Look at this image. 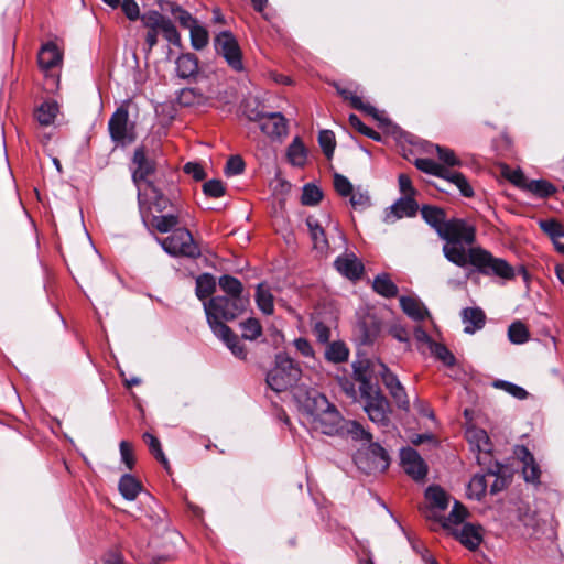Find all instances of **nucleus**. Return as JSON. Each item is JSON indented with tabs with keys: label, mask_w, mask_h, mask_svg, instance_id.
Masks as SVG:
<instances>
[{
	"label": "nucleus",
	"mask_w": 564,
	"mask_h": 564,
	"mask_svg": "<svg viewBox=\"0 0 564 564\" xmlns=\"http://www.w3.org/2000/svg\"><path fill=\"white\" fill-rule=\"evenodd\" d=\"M414 165L419 171L437 176L446 184L457 187L463 196H474V189L471 185L460 172L452 171L446 166L437 163L436 161L427 158L416 159Z\"/></svg>",
	"instance_id": "nucleus-4"
},
{
	"label": "nucleus",
	"mask_w": 564,
	"mask_h": 564,
	"mask_svg": "<svg viewBox=\"0 0 564 564\" xmlns=\"http://www.w3.org/2000/svg\"><path fill=\"white\" fill-rule=\"evenodd\" d=\"M189 33H191V43L195 50H203L204 47L207 46L208 41H209V34L204 26H202L197 23L193 28L189 29Z\"/></svg>",
	"instance_id": "nucleus-47"
},
{
	"label": "nucleus",
	"mask_w": 564,
	"mask_h": 564,
	"mask_svg": "<svg viewBox=\"0 0 564 564\" xmlns=\"http://www.w3.org/2000/svg\"><path fill=\"white\" fill-rule=\"evenodd\" d=\"M360 399L364 401V410L370 421L381 426L388 425L390 404L378 389L373 388L367 393H360Z\"/></svg>",
	"instance_id": "nucleus-8"
},
{
	"label": "nucleus",
	"mask_w": 564,
	"mask_h": 564,
	"mask_svg": "<svg viewBox=\"0 0 564 564\" xmlns=\"http://www.w3.org/2000/svg\"><path fill=\"white\" fill-rule=\"evenodd\" d=\"M529 336L527 326L520 321L513 322L508 328V338L512 344H524L529 340Z\"/></svg>",
	"instance_id": "nucleus-44"
},
{
	"label": "nucleus",
	"mask_w": 564,
	"mask_h": 564,
	"mask_svg": "<svg viewBox=\"0 0 564 564\" xmlns=\"http://www.w3.org/2000/svg\"><path fill=\"white\" fill-rule=\"evenodd\" d=\"M467 264L475 267L484 275H496L505 280L514 278V270L506 260L494 257L481 247L468 248Z\"/></svg>",
	"instance_id": "nucleus-3"
},
{
	"label": "nucleus",
	"mask_w": 564,
	"mask_h": 564,
	"mask_svg": "<svg viewBox=\"0 0 564 564\" xmlns=\"http://www.w3.org/2000/svg\"><path fill=\"white\" fill-rule=\"evenodd\" d=\"M261 131L271 139H281L288 134L285 118L280 112H272L258 116Z\"/></svg>",
	"instance_id": "nucleus-15"
},
{
	"label": "nucleus",
	"mask_w": 564,
	"mask_h": 564,
	"mask_svg": "<svg viewBox=\"0 0 564 564\" xmlns=\"http://www.w3.org/2000/svg\"><path fill=\"white\" fill-rule=\"evenodd\" d=\"M242 337L248 340H254L262 334V327L258 319L248 318L241 323Z\"/></svg>",
	"instance_id": "nucleus-52"
},
{
	"label": "nucleus",
	"mask_w": 564,
	"mask_h": 564,
	"mask_svg": "<svg viewBox=\"0 0 564 564\" xmlns=\"http://www.w3.org/2000/svg\"><path fill=\"white\" fill-rule=\"evenodd\" d=\"M163 250L172 257L197 259L200 257V248L194 241L191 231L178 227L165 238H156Z\"/></svg>",
	"instance_id": "nucleus-6"
},
{
	"label": "nucleus",
	"mask_w": 564,
	"mask_h": 564,
	"mask_svg": "<svg viewBox=\"0 0 564 564\" xmlns=\"http://www.w3.org/2000/svg\"><path fill=\"white\" fill-rule=\"evenodd\" d=\"M400 305L403 312L414 321H423L429 316L427 308L417 299L401 296Z\"/></svg>",
	"instance_id": "nucleus-26"
},
{
	"label": "nucleus",
	"mask_w": 564,
	"mask_h": 564,
	"mask_svg": "<svg viewBox=\"0 0 564 564\" xmlns=\"http://www.w3.org/2000/svg\"><path fill=\"white\" fill-rule=\"evenodd\" d=\"M216 282L213 275L205 273L196 279V295L199 300H205L214 293Z\"/></svg>",
	"instance_id": "nucleus-41"
},
{
	"label": "nucleus",
	"mask_w": 564,
	"mask_h": 564,
	"mask_svg": "<svg viewBox=\"0 0 564 564\" xmlns=\"http://www.w3.org/2000/svg\"><path fill=\"white\" fill-rule=\"evenodd\" d=\"M216 52L221 55L228 66L235 72L245 69L240 46L231 32L224 31L214 40Z\"/></svg>",
	"instance_id": "nucleus-10"
},
{
	"label": "nucleus",
	"mask_w": 564,
	"mask_h": 564,
	"mask_svg": "<svg viewBox=\"0 0 564 564\" xmlns=\"http://www.w3.org/2000/svg\"><path fill=\"white\" fill-rule=\"evenodd\" d=\"M119 448L122 463L127 466L128 469L131 470L135 464V458L131 444L127 441H121Z\"/></svg>",
	"instance_id": "nucleus-59"
},
{
	"label": "nucleus",
	"mask_w": 564,
	"mask_h": 564,
	"mask_svg": "<svg viewBox=\"0 0 564 564\" xmlns=\"http://www.w3.org/2000/svg\"><path fill=\"white\" fill-rule=\"evenodd\" d=\"M494 387L505 390L507 393L519 400H523L528 397V392L522 387H519L509 381L497 380L494 382Z\"/></svg>",
	"instance_id": "nucleus-54"
},
{
	"label": "nucleus",
	"mask_w": 564,
	"mask_h": 564,
	"mask_svg": "<svg viewBox=\"0 0 564 564\" xmlns=\"http://www.w3.org/2000/svg\"><path fill=\"white\" fill-rule=\"evenodd\" d=\"M306 225L314 250L322 257L328 256L330 252V246L321 221L314 216H308L306 218Z\"/></svg>",
	"instance_id": "nucleus-17"
},
{
	"label": "nucleus",
	"mask_w": 564,
	"mask_h": 564,
	"mask_svg": "<svg viewBox=\"0 0 564 564\" xmlns=\"http://www.w3.org/2000/svg\"><path fill=\"white\" fill-rule=\"evenodd\" d=\"M436 152L440 161L443 162L442 165L447 169L462 165V161L456 156L453 150L436 145Z\"/></svg>",
	"instance_id": "nucleus-53"
},
{
	"label": "nucleus",
	"mask_w": 564,
	"mask_h": 564,
	"mask_svg": "<svg viewBox=\"0 0 564 564\" xmlns=\"http://www.w3.org/2000/svg\"><path fill=\"white\" fill-rule=\"evenodd\" d=\"M466 517V508L460 502L455 501L449 514L442 519V525L444 529H451L453 525L460 524Z\"/></svg>",
	"instance_id": "nucleus-43"
},
{
	"label": "nucleus",
	"mask_w": 564,
	"mask_h": 564,
	"mask_svg": "<svg viewBox=\"0 0 564 564\" xmlns=\"http://www.w3.org/2000/svg\"><path fill=\"white\" fill-rule=\"evenodd\" d=\"M323 193L319 187L314 184H306L303 187L301 202L305 206H314L321 202Z\"/></svg>",
	"instance_id": "nucleus-49"
},
{
	"label": "nucleus",
	"mask_w": 564,
	"mask_h": 564,
	"mask_svg": "<svg viewBox=\"0 0 564 564\" xmlns=\"http://www.w3.org/2000/svg\"><path fill=\"white\" fill-rule=\"evenodd\" d=\"M540 228L552 239L561 238L564 236L563 226L554 219L541 220Z\"/></svg>",
	"instance_id": "nucleus-57"
},
{
	"label": "nucleus",
	"mask_w": 564,
	"mask_h": 564,
	"mask_svg": "<svg viewBox=\"0 0 564 564\" xmlns=\"http://www.w3.org/2000/svg\"><path fill=\"white\" fill-rule=\"evenodd\" d=\"M339 435H348L356 441L371 442V434L357 421H346Z\"/></svg>",
	"instance_id": "nucleus-37"
},
{
	"label": "nucleus",
	"mask_w": 564,
	"mask_h": 564,
	"mask_svg": "<svg viewBox=\"0 0 564 564\" xmlns=\"http://www.w3.org/2000/svg\"><path fill=\"white\" fill-rule=\"evenodd\" d=\"M520 458L523 463L522 474L527 482L540 484L541 470L535 463L533 455L528 448L521 447L519 451Z\"/></svg>",
	"instance_id": "nucleus-23"
},
{
	"label": "nucleus",
	"mask_w": 564,
	"mask_h": 564,
	"mask_svg": "<svg viewBox=\"0 0 564 564\" xmlns=\"http://www.w3.org/2000/svg\"><path fill=\"white\" fill-rule=\"evenodd\" d=\"M318 143L327 159H330L336 147L334 132L330 130H322L318 134Z\"/></svg>",
	"instance_id": "nucleus-51"
},
{
	"label": "nucleus",
	"mask_w": 564,
	"mask_h": 564,
	"mask_svg": "<svg viewBox=\"0 0 564 564\" xmlns=\"http://www.w3.org/2000/svg\"><path fill=\"white\" fill-rule=\"evenodd\" d=\"M438 237L445 240L442 248L444 257L457 267L467 265L468 249L464 246H471L476 240V228L462 218H451Z\"/></svg>",
	"instance_id": "nucleus-1"
},
{
	"label": "nucleus",
	"mask_w": 564,
	"mask_h": 564,
	"mask_svg": "<svg viewBox=\"0 0 564 564\" xmlns=\"http://www.w3.org/2000/svg\"><path fill=\"white\" fill-rule=\"evenodd\" d=\"M400 456L402 467L410 477L414 480H421L426 476L427 466L415 449L411 447L403 448Z\"/></svg>",
	"instance_id": "nucleus-16"
},
{
	"label": "nucleus",
	"mask_w": 564,
	"mask_h": 564,
	"mask_svg": "<svg viewBox=\"0 0 564 564\" xmlns=\"http://www.w3.org/2000/svg\"><path fill=\"white\" fill-rule=\"evenodd\" d=\"M59 111V106L54 100L42 102L35 110V119L41 126H51Z\"/></svg>",
	"instance_id": "nucleus-34"
},
{
	"label": "nucleus",
	"mask_w": 564,
	"mask_h": 564,
	"mask_svg": "<svg viewBox=\"0 0 564 564\" xmlns=\"http://www.w3.org/2000/svg\"><path fill=\"white\" fill-rule=\"evenodd\" d=\"M160 32L163 34L166 41H169L173 45H180L181 44V36L177 32L175 25L170 19H166V21L163 23L162 28L160 29Z\"/></svg>",
	"instance_id": "nucleus-58"
},
{
	"label": "nucleus",
	"mask_w": 564,
	"mask_h": 564,
	"mask_svg": "<svg viewBox=\"0 0 564 564\" xmlns=\"http://www.w3.org/2000/svg\"><path fill=\"white\" fill-rule=\"evenodd\" d=\"M219 286L227 294L226 296L243 297L242 283L235 276L225 274L219 278Z\"/></svg>",
	"instance_id": "nucleus-39"
},
{
	"label": "nucleus",
	"mask_w": 564,
	"mask_h": 564,
	"mask_svg": "<svg viewBox=\"0 0 564 564\" xmlns=\"http://www.w3.org/2000/svg\"><path fill=\"white\" fill-rule=\"evenodd\" d=\"M171 13L175 20L185 29H191L197 24V20L185 9L177 4L171 6Z\"/></svg>",
	"instance_id": "nucleus-50"
},
{
	"label": "nucleus",
	"mask_w": 564,
	"mask_h": 564,
	"mask_svg": "<svg viewBox=\"0 0 564 564\" xmlns=\"http://www.w3.org/2000/svg\"><path fill=\"white\" fill-rule=\"evenodd\" d=\"M175 64L177 76L183 79L194 77L198 73V58L192 53L182 54Z\"/></svg>",
	"instance_id": "nucleus-28"
},
{
	"label": "nucleus",
	"mask_w": 564,
	"mask_h": 564,
	"mask_svg": "<svg viewBox=\"0 0 564 564\" xmlns=\"http://www.w3.org/2000/svg\"><path fill=\"white\" fill-rule=\"evenodd\" d=\"M345 422L346 420L334 404H330V409L323 410L313 419L314 427L326 435H339Z\"/></svg>",
	"instance_id": "nucleus-12"
},
{
	"label": "nucleus",
	"mask_w": 564,
	"mask_h": 564,
	"mask_svg": "<svg viewBox=\"0 0 564 564\" xmlns=\"http://www.w3.org/2000/svg\"><path fill=\"white\" fill-rule=\"evenodd\" d=\"M350 204L356 209H365L370 205V197L367 192L354 191L349 195Z\"/></svg>",
	"instance_id": "nucleus-64"
},
{
	"label": "nucleus",
	"mask_w": 564,
	"mask_h": 564,
	"mask_svg": "<svg viewBox=\"0 0 564 564\" xmlns=\"http://www.w3.org/2000/svg\"><path fill=\"white\" fill-rule=\"evenodd\" d=\"M245 170V162L239 155H232L226 163L225 173L228 176L241 174Z\"/></svg>",
	"instance_id": "nucleus-62"
},
{
	"label": "nucleus",
	"mask_w": 564,
	"mask_h": 564,
	"mask_svg": "<svg viewBox=\"0 0 564 564\" xmlns=\"http://www.w3.org/2000/svg\"><path fill=\"white\" fill-rule=\"evenodd\" d=\"M349 350L345 344L333 341L326 347L325 357L332 362H343L348 359Z\"/></svg>",
	"instance_id": "nucleus-42"
},
{
	"label": "nucleus",
	"mask_w": 564,
	"mask_h": 564,
	"mask_svg": "<svg viewBox=\"0 0 564 564\" xmlns=\"http://www.w3.org/2000/svg\"><path fill=\"white\" fill-rule=\"evenodd\" d=\"M256 303L259 310L265 315H272L274 312V296L264 282L259 283L254 294Z\"/></svg>",
	"instance_id": "nucleus-29"
},
{
	"label": "nucleus",
	"mask_w": 564,
	"mask_h": 564,
	"mask_svg": "<svg viewBox=\"0 0 564 564\" xmlns=\"http://www.w3.org/2000/svg\"><path fill=\"white\" fill-rule=\"evenodd\" d=\"M372 289L379 295L391 299L397 296L399 289L387 273L378 274L372 282Z\"/></svg>",
	"instance_id": "nucleus-33"
},
{
	"label": "nucleus",
	"mask_w": 564,
	"mask_h": 564,
	"mask_svg": "<svg viewBox=\"0 0 564 564\" xmlns=\"http://www.w3.org/2000/svg\"><path fill=\"white\" fill-rule=\"evenodd\" d=\"M431 352L446 366H452L455 362L454 355L442 344L431 343Z\"/></svg>",
	"instance_id": "nucleus-56"
},
{
	"label": "nucleus",
	"mask_w": 564,
	"mask_h": 564,
	"mask_svg": "<svg viewBox=\"0 0 564 564\" xmlns=\"http://www.w3.org/2000/svg\"><path fill=\"white\" fill-rule=\"evenodd\" d=\"M462 318L465 324V333L474 334L485 325V313L478 307H468L463 310Z\"/></svg>",
	"instance_id": "nucleus-27"
},
{
	"label": "nucleus",
	"mask_w": 564,
	"mask_h": 564,
	"mask_svg": "<svg viewBox=\"0 0 564 564\" xmlns=\"http://www.w3.org/2000/svg\"><path fill=\"white\" fill-rule=\"evenodd\" d=\"M63 63V53L53 42L43 44L37 54V64L40 69L46 76H54V70L61 67Z\"/></svg>",
	"instance_id": "nucleus-13"
},
{
	"label": "nucleus",
	"mask_w": 564,
	"mask_h": 564,
	"mask_svg": "<svg viewBox=\"0 0 564 564\" xmlns=\"http://www.w3.org/2000/svg\"><path fill=\"white\" fill-rule=\"evenodd\" d=\"M421 216L437 234L447 223L446 213L443 208L433 205H423Z\"/></svg>",
	"instance_id": "nucleus-25"
},
{
	"label": "nucleus",
	"mask_w": 564,
	"mask_h": 564,
	"mask_svg": "<svg viewBox=\"0 0 564 564\" xmlns=\"http://www.w3.org/2000/svg\"><path fill=\"white\" fill-rule=\"evenodd\" d=\"M334 265L340 274L349 280H358L364 272V264L352 253L338 257Z\"/></svg>",
	"instance_id": "nucleus-18"
},
{
	"label": "nucleus",
	"mask_w": 564,
	"mask_h": 564,
	"mask_svg": "<svg viewBox=\"0 0 564 564\" xmlns=\"http://www.w3.org/2000/svg\"><path fill=\"white\" fill-rule=\"evenodd\" d=\"M141 489V482L130 474L123 475L119 480V491L127 500H134Z\"/></svg>",
	"instance_id": "nucleus-36"
},
{
	"label": "nucleus",
	"mask_w": 564,
	"mask_h": 564,
	"mask_svg": "<svg viewBox=\"0 0 564 564\" xmlns=\"http://www.w3.org/2000/svg\"><path fill=\"white\" fill-rule=\"evenodd\" d=\"M138 199L143 220H147L151 215H153L152 210L162 214L169 208L175 209V205L172 199L165 196L150 182H147V188L143 193L139 192Z\"/></svg>",
	"instance_id": "nucleus-7"
},
{
	"label": "nucleus",
	"mask_w": 564,
	"mask_h": 564,
	"mask_svg": "<svg viewBox=\"0 0 564 564\" xmlns=\"http://www.w3.org/2000/svg\"><path fill=\"white\" fill-rule=\"evenodd\" d=\"M166 19L167 18H165L158 11L149 12V13L142 15V18H141L143 25L148 30H153V31H160V29L162 28V25L166 21Z\"/></svg>",
	"instance_id": "nucleus-55"
},
{
	"label": "nucleus",
	"mask_w": 564,
	"mask_h": 564,
	"mask_svg": "<svg viewBox=\"0 0 564 564\" xmlns=\"http://www.w3.org/2000/svg\"><path fill=\"white\" fill-rule=\"evenodd\" d=\"M143 221L148 223L156 231L165 234L180 225V214L172 212L165 215H151Z\"/></svg>",
	"instance_id": "nucleus-24"
},
{
	"label": "nucleus",
	"mask_w": 564,
	"mask_h": 564,
	"mask_svg": "<svg viewBox=\"0 0 564 564\" xmlns=\"http://www.w3.org/2000/svg\"><path fill=\"white\" fill-rule=\"evenodd\" d=\"M334 186L337 193L344 197L349 196L354 189L349 180L346 176L338 173L334 175Z\"/></svg>",
	"instance_id": "nucleus-60"
},
{
	"label": "nucleus",
	"mask_w": 564,
	"mask_h": 564,
	"mask_svg": "<svg viewBox=\"0 0 564 564\" xmlns=\"http://www.w3.org/2000/svg\"><path fill=\"white\" fill-rule=\"evenodd\" d=\"M352 368L355 380L360 383V393H367L368 390L373 389V386L368 378L369 361L354 362Z\"/></svg>",
	"instance_id": "nucleus-38"
},
{
	"label": "nucleus",
	"mask_w": 564,
	"mask_h": 564,
	"mask_svg": "<svg viewBox=\"0 0 564 564\" xmlns=\"http://www.w3.org/2000/svg\"><path fill=\"white\" fill-rule=\"evenodd\" d=\"M248 297L215 296L204 303L207 322L215 335L229 334L223 321H232L247 307Z\"/></svg>",
	"instance_id": "nucleus-2"
},
{
	"label": "nucleus",
	"mask_w": 564,
	"mask_h": 564,
	"mask_svg": "<svg viewBox=\"0 0 564 564\" xmlns=\"http://www.w3.org/2000/svg\"><path fill=\"white\" fill-rule=\"evenodd\" d=\"M467 440L473 448L477 452L478 464H487L491 458L492 444L490 443L487 432L482 429L473 427L466 432Z\"/></svg>",
	"instance_id": "nucleus-14"
},
{
	"label": "nucleus",
	"mask_w": 564,
	"mask_h": 564,
	"mask_svg": "<svg viewBox=\"0 0 564 564\" xmlns=\"http://www.w3.org/2000/svg\"><path fill=\"white\" fill-rule=\"evenodd\" d=\"M335 88L343 99L350 102L352 108L366 112L376 120H381L380 111L370 104L364 102L361 97H359L355 91L350 90L349 88L341 87L337 84L335 85Z\"/></svg>",
	"instance_id": "nucleus-19"
},
{
	"label": "nucleus",
	"mask_w": 564,
	"mask_h": 564,
	"mask_svg": "<svg viewBox=\"0 0 564 564\" xmlns=\"http://www.w3.org/2000/svg\"><path fill=\"white\" fill-rule=\"evenodd\" d=\"M219 339H221L226 346L230 349L234 356L239 359H246L247 349L245 345L241 344L237 335H235L229 328V334L216 335Z\"/></svg>",
	"instance_id": "nucleus-40"
},
{
	"label": "nucleus",
	"mask_w": 564,
	"mask_h": 564,
	"mask_svg": "<svg viewBox=\"0 0 564 564\" xmlns=\"http://www.w3.org/2000/svg\"><path fill=\"white\" fill-rule=\"evenodd\" d=\"M369 453H371L373 458L377 460L375 468H387L388 455L379 444H372L368 449L367 455H369Z\"/></svg>",
	"instance_id": "nucleus-61"
},
{
	"label": "nucleus",
	"mask_w": 564,
	"mask_h": 564,
	"mask_svg": "<svg viewBox=\"0 0 564 564\" xmlns=\"http://www.w3.org/2000/svg\"><path fill=\"white\" fill-rule=\"evenodd\" d=\"M133 163L137 165V169L134 170L132 177L137 185H139L140 182H145L147 177L155 170L154 162L147 158L143 148L135 149Z\"/></svg>",
	"instance_id": "nucleus-21"
},
{
	"label": "nucleus",
	"mask_w": 564,
	"mask_h": 564,
	"mask_svg": "<svg viewBox=\"0 0 564 564\" xmlns=\"http://www.w3.org/2000/svg\"><path fill=\"white\" fill-rule=\"evenodd\" d=\"M203 191L207 196L218 198L225 194L224 184L219 180H210L203 185Z\"/></svg>",
	"instance_id": "nucleus-63"
},
{
	"label": "nucleus",
	"mask_w": 564,
	"mask_h": 564,
	"mask_svg": "<svg viewBox=\"0 0 564 564\" xmlns=\"http://www.w3.org/2000/svg\"><path fill=\"white\" fill-rule=\"evenodd\" d=\"M373 371L381 378L398 408L408 411L410 401L398 377L382 362H378L377 368L373 366Z\"/></svg>",
	"instance_id": "nucleus-11"
},
{
	"label": "nucleus",
	"mask_w": 564,
	"mask_h": 564,
	"mask_svg": "<svg viewBox=\"0 0 564 564\" xmlns=\"http://www.w3.org/2000/svg\"><path fill=\"white\" fill-rule=\"evenodd\" d=\"M425 499L433 510L444 511L449 505L448 494L436 485L427 487L425 490Z\"/></svg>",
	"instance_id": "nucleus-31"
},
{
	"label": "nucleus",
	"mask_w": 564,
	"mask_h": 564,
	"mask_svg": "<svg viewBox=\"0 0 564 564\" xmlns=\"http://www.w3.org/2000/svg\"><path fill=\"white\" fill-rule=\"evenodd\" d=\"M286 156L294 166H304L307 161V149L300 138H295L288 147Z\"/></svg>",
	"instance_id": "nucleus-35"
},
{
	"label": "nucleus",
	"mask_w": 564,
	"mask_h": 564,
	"mask_svg": "<svg viewBox=\"0 0 564 564\" xmlns=\"http://www.w3.org/2000/svg\"><path fill=\"white\" fill-rule=\"evenodd\" d=\"M301 377V369L288 355L279 354L275 366L267 375L268 386L275 392L285 391Z\"/></svg>",
	"instance_id": "nucleus-5"
},
{
	"label": "nucleus",
	"mask_w": 564,
	"mask_h": 564,
	"mask_svg": "<svg viewBox=\"0 0 564 564\" xmlns=\"http://www.w3.org/2000/svg\"><path fill=\"white\" fill-rule=\"evenodd\" d=\"M108 130L113 142L126 145L135 140L134 124L129 121V111L119 107L110 117Z\"/></svg>",
	"instance_id": "nucleus-9"
},
{
	"label": "nucleus",
	"mask_w": 564,
	"mask_h": 564,
	"mask_svg": "<svg viewBox=\"0 0 564 564\" xmlns=\"http://www.w3.org/2000/svg\"><path fill=\"white\" fill-rule=\"evenodd\" d=\"M452 533L463 545L471 551L476 550L482 540L480 529L470 523L464 524L459 529H454Z\"/></svg>",
	"instance_id": "nucleus-22"
},
{
	"label": "nucleus",
	"mask_w": 564,
	"mask_h": 564,
	"mask_svg": "<svg viewBox=\"0 0 564 564\" xmlns=\"http://www.w3.org/2000/svg\"><path fill=\"white\" fill-rule=\"evenodd\" d=\"M527 191L539 197H549L556 192V188L545 180H530Z\"/></svg>",
	"instance_id": "nucleus-46"
},
{
	"label": "nucleus",
	"mask_w": 564,
	"mask_h": 564,
	"mask_svg": "<svg viewBox=\"0 0 564 564\" xmlns=\"http://www.w3.org/2000/svg\"><path fill=\"white\" fill-rule=\"evenodd\" d=\"M207 100L205 94L196 87L183 88L177 94V102L183 107L204 105Z\"/></svg>",
	"instance_id": "nucleus-32"
},
{
	"label": "nucleus",
	"mask_w": 564,
	"mask_h": 564,
	"mask_svg": "<svg viewBox=\"0 0 564 564\" xmlns=\"http://www.w3.org/2000/svg\"><path fill=\"white\" fill-rule=\"evenodd\" d=\"M143 441L148 444L151 453L155 456V458L165 467L167 468L169 466V462L161 448V443L160 441L158 440V437H155L153 434L151 433H144L143 434Z\"/></svg>",
	"instance_id": "nucleus-48"
},
{
	"label": "nucleus",
	"mask_w": 564,
	"mask_h": 564,
	"mask_svg": "<svg viewBox=\"0 0 564 564\" xmlns=\"http://www.w3.org/2000/svg\"><path fill=\"white\" fill-rule=\"evenodd\" d=\"M419 210L416 200L412 197H400L391 207L390 213L387 214L386 220L393 221L403 217H413Z\"/></svg>",
	"instance_id": "nucleus-20"
},
{
	"label": "nucleus",
	"mask_w": 564,
	"mask_h": 564,
	"mask_svg": "<svg viewBox=\"0 0 564 564\" xmlns=\"http://www.w3.org/2000/svg\"><path fill=\"white\" fill-rule=\"evenodd\" d=\"M487 490V481L486 476L484 475H475L467 487V495L469 498L475 500H480Z\"/></svg>",
	"instance_id": "nucleus-45"
},
{
	"label": "nucleus",
	"mask_w": 564,
	"mask_h": 564,
	"mask_svg": "<svg viewBox=\"0 0 564 564\" xmlns=\"http://www.w3.org/2000/svg\"><path fill=\"white\" fill-rule=\"evenodd\" d=\"M330 404L327 398L316 390L308 391L304 401V408L313 419L323 410L330 409Z\"/></svg>",
	"instance_id": "nucleus-30"
}]
</instances>
